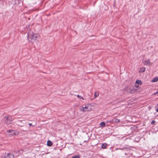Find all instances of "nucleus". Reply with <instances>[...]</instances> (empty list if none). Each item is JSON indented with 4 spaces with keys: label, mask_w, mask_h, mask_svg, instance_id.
<instances>
[{
    "label": "nucleus",
    "mask_w": 158,
    "mask_h": 158,
    "mask_svg": "<svg viewBox=\"0 0 158 158\" xmlns=\"http://www.w3.org/2000/svg\"><path fill=\"white\" fill-rule=\"evenodd\" d=\"M92 106L91 104H87L79 107L80 111L83 112L90 111L92 110Z\"/></svg>",
    "instance_id": "f257e3e1"
},
{
    "label": "nucleus",
    "mask_w": 158,
    "mask_h": 158,
    "mask_svg": "<svg viewBox=\"0 0 158 158\" xmlns=\"http://www.w3.org/2000/svg\"><path fill=\"white\" fill-rule=\"evenodd\" d=\"M3 119L6 124H10L12 123L13 118L10 116H6L3 118Z\"/></svg>",
    "instance_id": "f03ea898"
},
{
    "label": "nucleus",
    "mask_w": 158,
    "mask_h": 158,
    "mask_svg": "<svg viewBox=\"0 0 158 158\" xmlns=\"http://www.w3.org/2000/svg\"><path fill=\"white\" fill-rule=\"evenodd\" d=\"M39 35L37 34H34L33 32H30L28 33V38L31 39L32 40H35L39 37Z\"/></svg>",
    "instance_id": "7ed1b4c3"
},
{
    "label": "nucleus",
    "mask_w": 158,
    "mask_h": 158,
    "mask_svg": "<svg viewBox=\"0 0 158 158\" xmlns=\"http://www.w3.org/2000/svg\"><path fill=\"white\" fill-rule=\"evenodd\" d=\"M125 91L128 94H133L136 91V90L135 89H132L130 88H127L125 89Z\"/></svg>",
    "instance_id": "20e7f679"
},
{
    "label": "nucleus",
    "mask_w": 158,
    "mask_h": 158,
    "mask_svg": "<svg viewBox=\"0 0 158 158\" xmlns=\"http://www.w3.org/2000/svg\"><path fill=\"white\" fill-rule=\"evenodd\" d=\"M7 132L8 133V135H14L18 134V133H16L13 130H9L7 131Z\"/></svg>",
    "instance_id": "39448f33"
},
{
    "label": "nucleus",
    "mask_w": 158,
    "mask_h": 158,
    "mask_svg": "<svg viewBox=\"0 0 158 158\" xmlns=\"http://www.w3.org/2000/svg\"><path fill=\"white\" fill-rule=\"evenodd\" d=\"M150 60H148L144 61L143 62L144 64L146 65L149 64H150Z\"/></svg>",
    "instance_id": "423d86ee"
},
{
    "label": "nucleus",
    "mask_w": 158,
    "mask_h": 158,
    "mask_svg": "<svg viewBox=\"0 0 158 158\" xmlns=\"http://www.w3.org/2000/svg\"><path fill=\"white\" fill-rule=\"evenodd\" d=\"M52 145V143L50 140H48L47 142V145L49 146H51Z\"/></svg>",
    "instance_id": "0eeeda50"
},
{
    "label": "nucleus",
    "mask_w": 158,
    "mask_h": 158,
    "mask_svg": "<svg viewBox=\"0 0 158 158\" xmlns=\"http://www.w3.org/2000/svg\"><path fill=\"white\" fill-rule=\"evenodd\" d=\"M14 158L13 155L11 154H8L6 157V158Z\"/></svg>",
    "instance_id": "6e6552de"
},
{
    "label": "nucleus",
    "mask_w": 158,
    "mask_h": 158,
    "mask_svg": "<svg viewBox=\"0 0 158 158\" xmlns=\"http://www.w3.org/2000/svg\"><path fill=\"white\" fill-rule=\"evenodd\" d=\"M145 68L142 67L140 68V70H139V72H144L145 71Z\"/></svg>",
    "instance_id": "1a4fd4ad"
},
{
    "label": "nucleus",
    "mask_w": 158,
    "mask_h": 158,
    "mask_svg": "<svg viewBox=\"0 0 158 158\" xmlns=\"http://www.w3.org/2000/svg\"><path fill=\"white\" fill-rule=\"evenodd\" d=\"M158 80V78L157 77H155L153 78V79L151 81L152 82H155L157 81Z\"/></svg>",
    "instance_id": "9d476101"
},
{
    "label": "nucleus",
    "mask_w": 158,
    "mask_h": 158,
    "mask_svg": "<svg viewBox=\"0 0 158 158\" xmlns=\"http://www.w3.org/2000/svg\"><path fill=\"white\" fill-rule=\"evenodd\" d=\"M100 126L101 127H104L105 126V123L104 122H102L100 123Z\"/></svg>",
    "instance_id": "9b49d317"
},
{
    "label": "nucleus",
    "mask_w": 158,
    "mask_h": 158,
    "mask_svg": "<svg viewBox=\"0 0 158 158\" xmlns=\"http://www.w3.org/2000/svg\"><path fill=\"white\" fill-rule=\"evenodd\" d=\"M112 121L114 123H118L119 122L120 120L117 119H113Z\"/></svg>",
    "instance_id": "f8f14e48"
},
{
    "label": "nucleus",
    "mask_w": 158,
    "mask_h": 158,
    "mask_svg": "<svg viewBox=\"0 0 158 158\" xmlns=\"http://www.w3.org/2000/svg\"><path fill=\"white\" fill-rule=\"evenodd\" d=\"M99 93L98 92H95L94 94V98H96L99 96Z\"/></svg>",
    "instance_id": "ddd939ff"
},
{
    "label": "nucleus",
    "mask_w": 158,
    "mask_h": 158,
    "mask_svg": "<svg viewBox=\"0 0 158 158\" xmlns=\"http://www.w3.org/2000/svg\"><path fill=\"white\" fill-rule=\"evenodd\" d=\"M135 82L137 83L138 85L140 84V85H141L142 84V82L141 81L137 80Z\"/></svg>",
    "instance_id": "4468645a"
},
{
    "label": "nucleus",
    "mask_w": 158,
    "mask_h": 158,
    "mask_svg": "<svg viewBox=\"0 0 158 158\" xmlns=\"http://www.w3.org/2000/svg\"><path fill=\"white\" fill-rule=\"evenodd\" d=\"M107 146V144L106 143L103 144L102 145V148H106Z\"/></svg>",
    "instance_id": "2eb2a0df"
},
{
    "label": "nucleus",
    "mask_w": 158,
    "mask_h": 158,
    "mask_svg": "<svg viewBox=\"0 0 158 158\" xmlns=\"http://www.w3.org/2000/svg\"><path fill=\"white\" fill-rule=\"evenodd\" d=\"M77 97L78 98L80 99H82V100H84V98L82 97L80 95H77Z\"/></svg>",
    "instance_id": "dca6fc26"
},
{
    "label": "nucleus",
    "mask_w": 158,
    "mask_h": 158,
    "mask_svg": "<svg viewBox=\"0 0 158 158\" xmlns=\"http://www.w3.org/2000/svg\"><path fill=\"white\" fill-rule=\"evenodd\" d=\"M80 156L79 155H76L72 156V158H80Z\"/></svg>",
    "instance_id": "f3484780"
},
{
    "label": "nucleus",
    "mask_w": 158,
    "mask_h": 158,
    "mask_svg": "<svg viewBox=\"0 0 158 158\" xmlns=\"http://www.w3.org/2000/svg\"><path fill=\"white\" fill-rule=\"evenodd\" d=\"M155 123V120H152L151 122V123L152 124H153Z\"/></svg>",
    "instance_id": "a211bd4d"
},
{
    "label": "nucleus",
    "mask_w": 158,
    "mask_h": 158,
    "mask_svg": "<svg viewBox=\"0 0 158 158\" xmlns=\"http://www.w3.org/2000/svg\"><path fill=\"white\" fill-rule=\"evenodd\" d=\"M139 85L136 82L135 83V86L136 87L138 88L139 87Z\"/></svg>",
    "instance_id": "6ab92c4d"
},
{
    "label": "nucleus",
    "mask_w": 158,
    "mask_h": 158,
    "mask_svg": "<svg viewBox=\"0 0 158 158\" xmlns=\"http://www.w3.org/2000/svg\"><path fill=\"white\" fill-rule=\"evenodd\" d=\"M156 107H157V108L156 109V112H158V104H157V106H156Z\"/></svg>",
    "instance_id": "aec40b11"
},
{
    "label": "nucleus",
    "mask_w": 158,
    "mask_h": 158,
    "mask_svg": "<svg viewBox=\"0 0 158 158\" xmlns=\"http://www.w3.org/2000/svg\"><path fill=\"white\" fill-rule=\"evenodd\" d=\"M61 146H63V147H64L65 146V143H64L63 145H62Z\"/></svg>",
    "instance_id": "412c9836"
},
{
    "label": "nucleus",
    "mask_w": 158,
    "mask_h": 158,
    "mask_svg": "<svg viewBox=\"0 0 158 158\" xmlns=\"http://www.w3.org/2000/svg\"><path fill=\"white\" fill-rule=\"evenodd\" d=\"M29 125L30 126H31L32 125V124L31 123H29Z\"/></svg>",
    "instance_id": "4be33fe9"
},
{
    "label": "nucleus",
    "mask_w": 158,
    "mask_h": 158,
    "mask_svg": "<svg viewBox=\"0 0 158 158\" xmlns=\"http://www.w3.org/2000/svg\"><path fill=\"white\" fill-rule=\"evenodd\" d=\"M158 94V91L156 92V93H155V94Z\"/></svg>",
    "instance_id": "5701e85b"
}]
</instances>
